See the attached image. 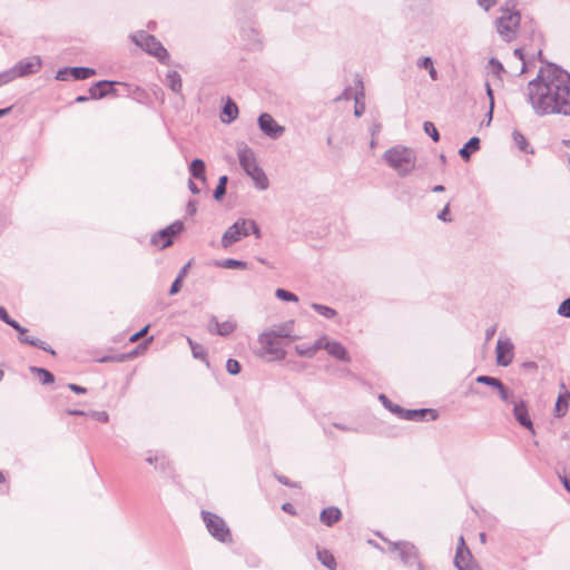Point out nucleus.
Here are the masks:
<instances>
[{"mask_svg": "<svg viewBox=\"0 0 570 570\" xmlns=\"http://www.w3.org/2000/svg\"><path fill=\"white\" fill-rule=\"evenodd\" d=\"M236 328V323L232 320L215 322L214 328L212 331L216 332L219 335L226 336L232 334Z\"/></svg>", "mask_w": 570, "mask_h": 570, "instance_id": "5701e85b", "label": "nucleus"}, {"mask_svg": "<svg viewBox=\"0 0 570 570\" xmlns=\"http://www.w3.org/2000/svg\"><path fill=\"white\" fill-rule=\"evenodd\" d=\"M184 228L183 223L175 222L165 229L159 230L151 237V244L159 249H164L173 244L174 236L178 235Z\"/></svg>", "mask_w": 570, "mask_h": 570, "instance_id": "9d476101", "label": "nucleus"}, {"mask_svg": "<svg viewBox=\"0 0 570 570\" xmlns=\"http://www.w3.org/2000/svg\"><path fill=\"white\" fill-rule=\"evenodd\" d=\"M499 392H500V396L503 401H508L509 400V393H508V390L503 386V384H501V387H498Z\"/></svg>", "mask_w": 570, "mask_h": 570, "instance_id": "13d9d810", "label": "nucleus"}, {"mask_svg": "<svg viewBox=\"0 0 570 570\" xmlns=\"http://www.w3.org/2000/svg\"><path fill=\"white\" fill-rule=\"evenodd\" d=\"M259 128L269 137L277 138L284 132V127L279 126L269 114H263L258 118Z\"/></svg>", "mask_w": 570, "mask_h": 570, "instance_id": "4468645a", "label": "nucleus"}, {"mask_svg": "<svg viewBox=\"0 0 570 570\" xmlns=\"http://www.w3.org/2000/svg\"><path fill=\"white\" fill-rule=\"evenodd\" d=\"M450 213V208H449V205H446L443 210L439 214V218L444 220V222H448L450 220V218H448V215Z\"/></svg>", "mask_w": 570, "mask_h": 570, "instance_id": "6e6d98bb", "label": "nucleus"}, {"mask_svg": "<svg viewBox=\"0 0 570 570\" xmlns=\"http://www.w3.org/2000/svg\"><path fill=\"white\" fill-rule=\"evenodd\" d=\"M466 550H470V549L465 544V540H464L463 535H460L459 540H458L456 551L461 552V551H466Z\"/></svg>", "mask_w": 570, "mask_h": 570, "instance_id": "3c124183", "label": "nucleus"}, {"mask_svg": "<svg viewBox=\"0 0 570 570\" xmlns=\"http://www.w3.org/2000/svg\"><path fill=\"white\" fill-rule=\"evenodd\" d=\"M149 325H146L144 328H141L139 332L132 334L130 337H129V342L130 343H135L137 342L139 338H141L142 336H145L148 331H149Z\"/></svg>", "mask_w": 570, "mask_h": 570, "instance_id": "49530a36", "label": "nucleus"}, {"mask_svg": "<svg viewBox=\"0 0 570 570\" xmlns=\"http://www.w3.org/2000/svg\"><path fill=\"white\" fill-rule=\"evenodd\" d=\"M384 158L400 175H405L415 167V156L413 151L406 147L391 148L384 154Z\"/></svg>", "mask_w": 570, "mask_h": 570, "instance_id": "7ed1b4c3", "label": "nucleus"}, {"mask_svg": "<svg viewBox=\"0 0 570 570\" xmlns=\"http://www.w3.org/2000/svg\"><path fill=\"white\" fill-rule=\"evenodd\" d=\"M0 318L6 322L8 325L12 326L14 330L19 332V334H24L28 332L26 328L21 327L16 321L11 320L3 307H0Z\"/></svg>", "mask_w": 570, "mask_h": 570, "instance_id": "c756f323", "label": "nucleus"}, {"mask_svg": "<svg viewBox=\"0 0 570 570\" xmlns=\"http://www.w3.org/2000/svg\"><path fill=\"white\" fill-rule=\"evenodd\" d=\"M562 482H563V485L567 489L568 493L570 494V479L569 478H563Z\"/></svg>", "mask_w": 570, "mask_h": 570, "instance_id": "052dcab7", "label": "nucleus"}, {"mask_svg": "<svg viewBox=\"0 0 570 570\" xmlns=\"http://www.w3.org/2000/svg\"><path fill=\"white\" fill-rule=\"evenodd\" d=\"M41 67L39 58L35 57L17 63L11 71L0 75V85L7 83L17 77H24L37 72Z\"/></svg>", "mask_w": 570, "mask_h": 570, "instance_id": "1a4fd4ad", "label": "nucleus"}, {"mask_svg": "<svg viewBox=\"0 0 570 570\" xmlns=\"http://www.w3.org/2000/svg\"><path fill=\"white\" fill-rule=\"evenodd\" d=\"M226 184H227V177L226 176H222L219 178V183L215 189V193H214V196L216 199H220L225 193H226Z\"/></svg>", "mask_w": 570, "mask_h": 570, "instance_id": "58836bf2", "label": "nucleus"}, {"mask_svg": "<svg viewBox=\"0 0 570 570\" xmlns=\"http://www.w3.org/2000/svg\"><path fill=\"white\" fill-rule=\"evenodd\" d=\"M479 537H480V541H481L482 543H485V540H487V535H485V533H484V532H481Z\"/></svg>", "mask_w": 570, "mask_h": 570, "instance_id": "69168bd1", "label": "nucleus"}, {"mask_svg": "<svg viewBox=\"0 0 570 570\" xmlns=\"http://www.w3.org/2000/svg\"><path fill=\"white\" fill-rule=\"evenodd\" d=\"M110 88V82L99 81L89 89L90 97L95 99L102 98L108 94Z\"/></svg>", "mask_w": 570, "mask_h": 570, "instance_id": "b1692460", "label": "nucleus"}, {"mask_svg": "<svg viewBox=\"0 0 570 570\" xmlns=\"http://www.w3.org/2000/svg\"><path fill=\"white\" fill-rule=\"evenodd\" d=\"M250 230L256 236V238L261 237L259 228L254 220L242 219L236 222L224 233L222 238L223 247H229L234 243L240 240L243 237H246Z\"/></svg>", "mask_w": 570, "mask_h": 570, "instance_id": "20e7f679", "label": "nucleus"}, {"mask_svg": "<svg viewBox=\"0 0 570 570\" xmlns=\"http://www.w3.org/2000/svg\"><path fill=\"white\" fill-rule=\"evenodd\" d=\"M147 462L156 468L159 465L160 469H166L169 465V462L166 460L164 455H149L147 458Z\"/></svg>", "mask_w": 570, "mask_h": 570, "instance_id": "473e14b6", "label": "nucleus"}, {"mask_svg": "<svg viewBox=\"0 0 570 570\" xmlns=\"http://www.w3.org/2000/svg\"><path fill=\"white\" fill-rule=\"evenodd\" d=\"M191 175L200 180H205V164L202 159L193 160L190 165Z\"/></svg>", "mask_w": 570, "mask_h": 570, "instance_id": "cd10ccee", "label": "nucleus"}, {"mask_svg": "<svg viewBox=\"0 0 570 570\" xmlns=\"http://www.w3.org/2000/svg\"><path fill=\"white\" fill-rule=\"evenodd\" d=\"M532 107L541 115H570V76L557 68L541 69L529 83Z\"/></svg>", "mask_w": 570, "mask_h": 570, "instance_id": "f257e3e1", "label": "nucleus"}, {"mask_svg": "<svg viewBox=\"0 0 570 570\" xmlns=\"http://www.w3.org/2000/svg\"><path fill=\"white\" fill-rule=\"evenodd\" d=\"M489 69H490V72H491L495 78H498L499 80H501V76H502V73L504 72V68H503V66L501 65V62H499L497 59L492 58V59L489 61Z\"/></svg>", "mask_w": 570, "mask_h": 570, "instance_id": "2f4dec72", "label": "nucleus"}, {"mask_svg": "<svg viewBox=\"0 0 570 570\" xmlns=\"http://www.w3.org/2000/svg\"><path fill=\"white\" fill-rule=\"evenodd\" d=\"M368 543H370L372 547H374L375 549H379V550H380V551H382V552L384 551V549H383V548H382L377 542H375V541H373V540H368Z\"/></svg>", "mask_w": 570, "mask_h": 570, "instance_id": "e2e57ef3", "label": "nucleus"}, {"mask_svg": "<svg viewBox=\"0 0 570 570\" xmlns=\"http://www.w3.org/2000/svg\"><path fill=\"white\" fill-rule=\"evenodd\" d=\"M68 387L75 392L76 394H85L87 393V389L86 387H82L80 385H77V384H69Z\"/></svg>", "mask_w": 570, "mask_h": 570, "instance_id": "8fccbe9b", "label": "nucleus"}, {"mask_svg": "<svg viewBox=\"0 0 570 570\" xmlns=\"http://www.w3.org/2000/svg\"><path fill=\"white\" fill-rule=\"evenodd\" d=\"M10 111V108L0 109V117L7 115Z\"/></svg>", "mask_w": 570, "mask_h": 570, "instance_id": "338daca9", "label": "nucleus"}, {"mask_svg": "<svg viewBox=\"0 0 570 570\" xmlns=\"http://www.w3.org/2000/svg\"><path fill=\"white\" fill-rule=\"evenodd\" d=\"M342 517L341 510L336 507H328L321 512V522L327 527L333 525Z\"/></svg>", "mask_w": 570, "mask_h": 570, "instance_id": "a211bd4d", "label": "nucleus"}, {"mask_svg": "<svg viewBox=\"0 0 570 570\" xmlns=\"http://www.w3.org/2000/svg\"><path fill=\"white\" fill-rule=\"evenodd\" d=\"M318 350H321V337L313 345H309V346L297 345L296 346V352L298 353V355L305 356V357L314 356Z\"/></svg>", "mask_w": 570, "mask_h": 570, "instance_id": "bb28decb", "label": "nucleus"}, {"mask_svg": "<svg viewBox=\"0 0 570 570\" xmlns=\"http://www.w3.org/2000/svg\"><path fill=\"white\" fill-rule=\"evenodd\" d=\"M487 92H488V96L490 97L491 106H492L493 105V94H492V89L489 83L487 85Z\"/></svg>", "mask_w": 570, "mask_h": 570, "instance_id": "0e129e2a", "label": "nucleus"}, {"mask_svg": "<svg viewBox=\"0 0 570 570\" xmlns=\"http://www.w3.org/2000/svg\"><path fill=\"white\" fill-rule=\"evenodd\" d=\"M282 510L286 513H289V514H295L296 511L294 509V505L291 503V502H285L283 505H282Z\"/></svg>", "mask_w": 570, "mask_h": 570, "instance_id": "603ef678", "label": "nucleus"}, {"mask_svg": "<svg viewBox=\"0 0 570 570\" xmlns=\"http://www.w3.org/2000/svg\"><path fill=\"white\" fill-rule=\"evenodd\" d=\"M237 154L240 166L252 177L255 185L259 189H266L268 187V179L264 170L258 166L254 151L244 145L238 148Z\"/></svg>", "mask_w": 570, "mask_h": 570, "instance_id": "f03ea898", "label": "nucleus"}, {"mask_svg": "<svg viewBox=\"0 0 570 570\" xmlns=\"http://www.w3.org/2000/svg\"><path fill=\"white\" fill-rule=\"evenodd\" d=\"M36 371L39 373L40 379L45 384L53 383L55 377L49 371L45 368H37Z\"/></svg>", "mask_w": 570, "mask_h": 570, "instance_id": "37998d69", "label": "nucleus"}, {"mask_svg": "<svg viewBox=\"0 0 570 570\" xmlns=\"http://www.w3.org/2000/svg\"><path fill=\"white\" fill-rule=\"evenodd\" d=\"M432 65L433 62L429 57L423 58L419 63V66L424 69H429Z\"/></svg>", "mask_w": 570, "mask_h": 570, "instance_id": "5fc2aeb1", "label": "nucleus"}, {"mask_svg": "<svg viewBox=\"0 0 570 570\" xmlns=\"http://www.w3.org/2000/svg\"><path fill=\"white\" fill-rule=\"evenodd\" d=\"M317 559L324 567H326L331 570H334L336 567V561H335L334 556L326 549L317 551Z\"/></svg>", "mask_w": 570, "mask_h": 570, "instance_id": "393cba45", "label": "nucleus"}, {"mask_svg": "<svg viewBox=\"0 0 570 570\" xmlns=\"http://www.w3.org/2000/svg\"><path fill=\"white\" fill-rule=\"evenodd\" d=\"M480 146V139L478 137H472L465 146L460 149V155L465 159L469 160L470 155L479 149Z\"/></svg>", "mask_w": 570, "mask_h": 570, "instance_id": "a878e982", "label": "nucleus"}, {"mask_svg": "<svg viewBox=\"0 0 570 570\" xmlns=\"http://www.w3.org/2000/svg\"><path fill=\"white\" fill-rule=\"evenodd\" d=\"M513 141L519 147L520 150L529 151L528 150L529 142H528L527 138L524 137V135H522L521 132H518V131L513 132Z\"/></svg>", "mask_w": 570, "mask_h": 570, "instance_id": "f704fd0d", "label": "nucleus"}, {"mask_svg": "<svg viewBox=\"0 0 570 570\" xmlns=\"http://www.w3.org/2000/svg\"><path fill=\"white\" fill-rule=\"evenodd\" d=\"M67 413L71 415H85V412L79 410H67Z\"/></svg>", "mask_w": 570, "mask_h": 570, "instance_id": "680f3d73", "label": "nucleus"}, {"mask_svg": "<svg viewBox=\"0 0 570 570\" xmlns=\"http://www.w3.org/2000/svg\"><path fill=\"white\" fill-rule=\"evenodd\" d=\"M151 341H153V336H151V337H149V338H147V340H146L144 343H141L140 345H138V347H137L134 352H131V353H129V354H127V355H119V356H116V357L104 358V360H102V362H105V361H118V362H124V361H126V360H128V358H134V357H136L137 355L142 354V353L148 348V346H149V344L151 343Z\"/></svg>", "mask_w": 570, "mask_h": 570, "instance_id": "412c9836", "label": "nucleus"}, {"mask_svg": "<svg viewBox=\"0 0 570 570\" xmlns=\"http://www.w3.org/2000/svg\"><path fill=\"white\" fill-rule=\"evenodd\" d=\"M275 295L279 299L286 301V302H297L298 301V297L295 294H293L286 289H283V288L276 289Z\"/></svg>", "mask_w": 570, "mask_h": 570, "instance_id": "e433bc0d", "label": "nucleus"}, {"mask_svg": "<svg viewBox=\"0 0 570 570\" xmlns=\"http://www.w3.org/2000/svg\"><path fill=\"white\" fill-rule=\"evenodd\" d=\"M70 72L75 79H87L96 73L94 69L83 67L72 68L70 69Z\"/></svg>", "mask_w": 570, "mask_h": 570, "instance_id": "c85d7f7f", "label": "nucleus"}, {"mask_svg": "<svg viewBox=\"0 0 570 570\" xmlns=\"http://www.w3.org/2000/svg\"><path fill=\"white\" fill-rule=\"evenodd\" d=\"M321 348H324L327 354L336 360L350 362V356L346 348L336 341H330L327 337H321Z\"/></svg>", "mask_w": 570, "mask_h": 570, "instance_id": "ddd939ff", "label": "nucleus"}, {"mask_svg": "<svg viewBox=\"0 0 570 570\" xmlns=\"http://www.w3.org/2000/svg\"><path fill=\"white\" fill-rule=\"evenodd\" d=\"M238 116V108L235 102H233L230 99L227 100L223 112H222V121L225 124H229L233 120H235Z\"/></svg>", "mask_w": 570, "mask_h": 570, "instance_id": "4be33fe9", "label": "nucleus"}, {"mask_svg": "<svg viewBox=\"0 0 570 570\" xmlns=\"http://www.w3.org/2000/svg\"><path fill=\"white\" fill-rule=\"evenodd\" d=\"M132 40L137 46L142 48L149 55L156 57L159 61L168 60V51L154 36L140 31L132 37Z\"/></svg>", "mask_w": 570, "mask_h": 570, "instance_id": "0eeeda50", "label": "nucleus"}, {"mask_svg": "<svg viewBox=\"0 0 570 570\" xmlns=\"http://www.w3.org/2000/svg\"><path fill=\"white\" fill-rule=\"evenodd\" d=\"M570 403V392L561 384V389L554 405V414L558 417L564 416Z\"/></svg>", "mask_w": 570, "mask_h": 570, "instance_id": "dca6fc26", "label": "nucleus"}, {"mask_svg": "<svg viewBox=\"0 0 570 570\" xmlns=\"http://www.w3.org/2000/svg\"><path fill=\"white\" fill-rule=\"evenodd\" d=\"M312 307L318 314H321L322 316H324L326 318H333V317L336 316V312L333 308L328 307V306L321 305V304H312Z\"/></svg>", "mask_w": 570, "mask_h": 570, "instance_id": "72a5a7b5", "label": "nucleus"}, {"mask_svg": "<svg viewBox=\"0 0 570 570\" xmlns=\"http://www.w3.org/2000/svg\"><path fill=\"white\" fill-rule=\"evenodd\" d=\"M94 417L100 422H107L109 419L106 412H96L94 413Z\"/></svg>", "mask_w": 570, "mask_h": 570, "instance_id": "864d4df0", "label": "nucleus"}, {"mask_svg": "<svg viewBox=\"0 0 570 570\" xmlns=\"http://www.w3.org/2000/svg\"><path fill=\"white\" fill-rule=\"evenodd\" d=\"M424 130L435 142L440 140L439 131L432 122L425 121Z\"/></svg>", "mask_w": 570, "mask_h": 570, "instance_id": "a19ab883", "label": "nucleus"}, {"mask_svg": "<svg viewBox=\"0 0 570 570\" xmlns=\"http://www.w3.org/2000/svg\"><path fill=\"white\" fill-rule=\"evenodd\" d=\"M203 520L208 532L218 541L227 542L230 540V531L226 522L215 513L202 511Z\"/></svg>", "mask_w": 570, "mask_h": 570, "instance_id": "6e6552de", "label": "nucleus"}, {"mask_svg": "<svg viewBox=\"0 0 570 570\" xmlns=\"http://www.w3.org/2000/svg\"><path fill=\"white\" fill-rule=\"evenodd\" d=\"M514 55L518 56L521 60L523 59V56H522V52L520 49H515Z\"/></svg>", "mask_w": 570, "mask_h": 570, "instance_id": "774afa93", "label": "nucleus"}, {"mask_svg": "<svg viewBox=\"0 0 570 570\" xmlns=\"http://www.w3.org/2000/svg\"><path fill=\"white\" fill-rule=\"evenodd\" d=\"M190 266H191V262H188V263H187V264L181 268V271H180V273H179L178 277H179V278H181V279H184V278L187 276V274H188V269L190 268Z\"/></svg>", "mask_w": 570, "mask_h": 570, "instance_id": "4d7b16f0", "label": "nucleus"}, {"mask_svg": "<svg viewBox=\"0 0 570 570\" xmlns=\"http://www.w3.org/2000/svg\"><path fill=\"white\" fill-rule=\"evenodd\" d=\"M184 279L177 277L175 279V282L173 283L170 289H169V294L170 295H175L177 294L179 291H180V287H181V283H183Z\"/></svg>", "mask_w": 570, "mask_h": 570, "instance_id": "de8ad7c7", "label": "nucleus"}, {"mask_svg": "<svg viewBox=\"0 0 570 570\" xmlns=\"http://www.w3.org/2000/svg\"><path fill=\"white\" fill-rule=\"evenodd\" d=\"M497 363L501 366H508L514 357V346L508 338H500L495 347Z\"/></svg>", "mask_w": 570, "mask_h": 570, "instance_id": "9b49d317", "label": "nucleus"}, {"mask_svg": "<svg viewBox=\"0 0 570 570\" xmlns=\"http://www.w3.org/2000/svg\"><path fill=\"white\" fill-rule=\"evenodd\" d=\"M499 0H478L479 4L484 9V10H490Z\"/></svg>", "mask_w": 570, "mask_h": 570, "instance_id": "09e8293b", "label": "nucleus"}, {"mask_svg": "<svg viewBox=\"0 0 570 570\" xmlns=\"http://www.w3.org/2000/svg\"><path fill=\"white\" fill-rule=\"evenodd\" d=\"M387 544L389 551L397 552L400 560L406 567L422 566L420 561V553L417 548L409 541H390L386 538L379 534Z\"/></svg>", "mask_w": 570, "mask_h": 570, "instance_id": "39448f33", "label": "nucleus"}, {"mask_svg": "<svg viewBox=\"0 0 570 570\" xmlns=\"http://www.w3.org/2000/svg\"><path fill=\"white\" fill-rule=\"evenodd\" d=\"M515 420L532 434H534L533 423L530 419L527 403L524 401L517 402L513 407Z\"/></svg>", "mask_w": 570, "mask_h": 570, "instance_id": "2eb2a0df", "label": "nucleus"}, {"mask_svg": "<svg viewBox=\"0 0 570 570\" xmlns=\"http://www.w3.org/2000/svg\"><path fill=\"white\" fill-rule=\"evenodd\" d=\"M520 13L512 9H503L501 16L497 20L498 32L507 40L515 37L520 26Z\"/></svg>", "mask_w": 570, "mask_h": 570, "instance_id": "423d86ee", "label": "nucleus"}, {"mask_svg": "<svg viewBox=\"0 0 570 570\" xmlns=\"http://www.w3.org/2000/svg\"><path fill=\"white\" fill-rule=\"evenodd\" d=\"M226 370L229 374L236 375L240 372V364L238 361L229 358L226 363Z\"/></svg>", "mask_w": 570, "mask_h": 570, "instance_id": "79ce46f5", "label": "nucleus"}, {"mask_svg": "<svg viewBox=\"0 0 570 570\" xmlns=\"http://www.w3.org/2000/svg\"><path fill=\"white\" fill-rule=\"evenodd\" d=\"M219 266L224 267V268H240V269H244V268H246V263L242 262V261L229 258V259H226L223 263H220Z\"/></svg>", "mask_w": 570, "mask_h": 570, "instance_id": "4c0bfd02", "label": "nucleus"}, {"mask_svg": "<svg viewBox=\"0 0 570 570\" xmlns=\"http://www.w3.org/2000/svg\"><path fill=\"white\" fill-rule=\"evenodd\" d=\"M168 82L173 91L179 92L183 88L181 78L176 71L168 75Z\"/></svg>", "mask_w": 570, "mask_h": 570, "instance_id": "7c9ffc66", "label": "nucleus"}, {"mask_svg": "<svg viewBox=\"0 0 570 570\" xmlns=\"http://www.w3.org/2000/svg\"><path fill=\"white\" fill-rule=\"evenodd\" d=\"M188 342L190 344V347H191V351H193L194 355L196 357L202 358V360L205 358L204 348L200 345L194 343L191 340H188Z\"/></svg>", "mask_w": 570, "mask_h": 570, "instance_id": "a18cd8bd", "label": "nucleus"}, {"mask_svg": "<svg viewBox=\"0 0 570 570\" xmlns=\"http://www.w3.org/2000/svg\"><path fill=\"white\" fill-rule=\"evenodd\" d=\"M429 73L431 76V78L433 80H436L438 79V72H436V69L434 68V66L432 65L431 67H429Z\"/></svg>", "mask_w": 570, "mask_h": 570, "instance_id": "bf43d9fd", "label": "nucleus"}, {"mask_svg": "<svg viewBox=\"0 0 570 570\" xmlns=\"http://www.w3.org/2000/svg\"><path fill=\"white\" fill-rule=\"evenodd\" d=\"M453 562L458 570L469 568V567H471V564H475L473 562V557H472V553L470 550L461 551V553H460V551H455V557H454Z\"/></svg>", "mask_w": 570, "mask_h": 570, "instance_id": "6ab92c4d", "label": "nucleus"}, {"mask_svg": "<svg viewBox=\"0 0 570 570\" xmlns=\"http://www.w3.org/2000/svg\"><path fill=\"white\" fill-rule=\"evenodd\" d=\"M20 341L23 342V343H27V344H30V345H33V346H37V347H40L45 351H49L46 346H45V342L38 340V338H35V337H31L29 335H27V332L24 334H20Z\"/></svg>", "mask_w": 570, "mask_h": 570, "instance_id": "c9c22d12", "label": "nucleus"}, {"mask_svg": "<svg viewBox=\"0 0 570 570\" xmlns=\"http://www.w3.org/2000/svg\"><path fill=\"white\" fill-rule=\"evenodd\" d=\"M476 382L488 384L495 389L501 387V384H502L500 380H498L495 377H491V376H485V375L478 376Z\"/></svg>", "mask_w": 570, "mask_h": 570, "instance_id": "ea45409f", "label": "nucleus"}, {"mask_svg": "<svg viewBox=\"0 0 570 570\" xmlns=\"http://www.w3.org/2000/svg\"><path fill=\"white\" fill-rule=\"evenodd\" d=\"M426 416H429L430 420H435L438 417V414H436V412L434 410H430V409L406 410L404 412V417L406 420L422 421Z\"/></svg>", "mask_w": 570, "mask_h": 570, "instance_id": "f3484780", "label": "nucleus"}, {"mask_svg": "<svg viewBox=\"0 0 570 570\" xmlns=\"http://www.w3.org/2000/svg\"><path fill=\"white\" fill-rule=\"evenodd\" d=\"M293 325H294V322L291 321L286 324L279 325L268 332H265L259 336V342L271 344L275 340H278V338H291L292 332H293Z\"/></svg>", "mask_w": 570, "mask_h": 570, "instance_id": "f8f14e48", "label": "nucleus"}, {"mask_svg": "<svg viewBox=\"0 0 570 570\" xmlns=\"http://www.w3.org/2000/svg\"><path fill=\"white\" fill-rule=\"evenodd\" d=\"M558 313L561 316L570 317V297L561 303V305L558 308Z\"/></svg>", "mask_w": 570, "mask_h": 570, "instance_id": "c03bdc74", "label": "nucleus"}, {"mask_svg": "<svg viewBox=\"0 0 570 570\" xmlns=\"http://www.w3.org/2000/svg\"><path fill=\"white\" fill-rule=\"evenodd\" d=\"M262 345V350L264 351V354L268 355L271 358H283L285 356L284 350L279 346L277 340H275L271 344H266L264 342H259Z\"/></svg>", "mask_w": 570, "mask_h": 570, "instance_id": "aec40b11", "label": "nucleus"}]
</instances>
